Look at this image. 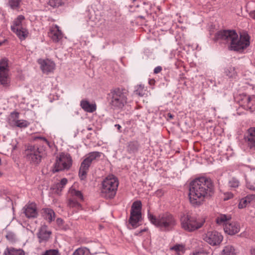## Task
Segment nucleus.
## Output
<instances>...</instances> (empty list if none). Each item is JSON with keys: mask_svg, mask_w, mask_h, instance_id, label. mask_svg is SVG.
I'll return each instance as SVG.
<instances>
[{"mask_svg": "<svg viewBox=\"0 0 255 255\" xmlns=\"http://www.w3.org/2000/svg\"><path fill=\"white\" fill-rule=\"evenodd\" d=\"M213 192V186L211 179L204 177L197 178L190 185L188 194L190 202L193 206H199Z\"/></svg>", "mask_w": 255, "mask_h": 255, "instance_id": "nucleus-1", "label": "nucleus"}, {"mask_svg": "<svg viewBox=\"0 0 255 255\" xmlns=\"http://www.w3.org/2000/svg\"><path fill=\"white\" fill-rule=\"evenodd\" d=\"M216 38L229 44L231 50L239 51L247 48L250 44L248 34L244 33L239 36L234 30H224L218 31Z\"/></svg>", "mask_w": 255, "mask_h": 255, "instance_id": "nucleus-2", "label": "nucleus"}, {"mask_svg": "<svg viewBox=\"0 0 255 255\" xmlns=\"http://www.w3.org/2000/svg\"><path fill=\"white\" fill-rule=\"evenodd\" d=\"M147 216L149 220L153 225L163 231L171 230L176 224L174 217L168 213L160 214L156 217L148 212Z\"/></svg>", "mask_w": 255, "mask_h": 255, "instance_id": "nucleus-3", "label": "nucleus"}, {"mask_svg": "<svg viewBox=\"0 0 255 255\" xmlns=\"http://www.w3.org/2000/svg\"><path fill=\"white\" fill-rule=\"evenodd\" d=\"M118 179L113 175L108 176L103 181L102 194L107 198H113L118 187Z\"/></svg>", "mask_w": 255, "mask_h": 255, "instance_id": "nucleus-4", "label": "nucleus"}, {"mask_svg": "<svg viewBox=\"0 0 255 255\" xmlns=\"http://www.w3.org/2000/svg\"><path fill=\"white\" fill-rule=\"evenodd\" d=\"M128 93L125 90L116 89L109 94L110 105L114 108L120 109L127 103Z\"/></svg>", "mask_w": 255, "mask_h": 255, "instance_id": "nucleus-5", "label": "nucleus"}, {"mask_svg": "<svg viewBox=\"0 0 255 255\" xmlns=\"http://www.w3.org/2000/svg\"><path fill=\"white\" fill-rule=\"evenodd\" d=\"M205 221L204 219H197L196 217L187 215L183 216L181 218L182 228L189 232H192L200 228Z\"/></svg>", "mask_w": 255, "mask_h": 255, "instance_id": "nucleus-6", "label": "nucleus"}, {"mask_svg": "<svg viewBox=\"0 0 255 255\" xmlns=\"http://www.w3.org/2000/svg\"><path fill=\"white\" fill-rule=\"evenodd\" d=\"M101 155V152L94 151L91 152L86 155V158L81 164L79 171V176L81 180H84L86 178L91 164L97 161L100 158Z\"/></svg>", "mask_w": 255, "mask_h": 255, "instance_id": "nucleus-7", "label": "nucleus"}, {"mask_svg": "<svg viewBox=\"0 0 255 255\" xmlns=\"http://www.w3.org/2000/svg\"><path fill=\"white\" fill-rule=\"evenodd\" d=\"M141 202L140 201L134 202L130 210L129 223L135 228L138 226V223L141 220Z\"/></svg>", "mask_w": 255, "mask_h": 255, "instance_id": "nucleus-8", "label": "nucleus"}, {"mask_svg": "<svg viewBox=\"0 0 255 255\" xmlns=\"http://www.w3.org/2000/svg\"><path fill=\"white\" fill-rule=\"evenodd\" d=\"M72 164L71 156L65 153H61L57 157L54 164V171L56 172L69 169Z\"/></svg>", "mask_w": 255, "mask_h": 255, "instance_id": "nucleus-9", "label": "nucleus"}, {"mask_svg": "<svg viewBox=\"0 0 255 255\" xmlns=\"http://www.w3.org/2000/svg\"><path fill=\"white\" fill-rule=\"evenodd\" d=\"M10 82L7 60L2 59L0 61V83L3 87H7L9 86Z\"/></svg>", "mask_w": 255, "mask_h": 255, "instance_id": "nucleus-10", "label": "nucleus"}, {"mask_svg": "<svg viewBox=\"0 0 255 255\" xmlns=\"http://www.w3.org/2000/svg\"><path fill=\"white\" fill-rule=\"evenodd\" d=\"M23 20L24 16L19 15L13 21V24L11 26V30L13 32L16 33L21 40L24 39L28 34L27 30L22 26V21Z\"/></svg>", "mask_w": 255, "mask_h": 255, "instance_id": "nucleus-11", "label": "nucleus"}, {"mask_svg": "<svg viewBox=\"0 0 255 255\" xmlns=\"http://www.w3.org/2000/svg\"><path fill=\"white\" fill-rule=\"evenodd\" d=\"M223 239V237L221 233L215 231L207 232L204 238V240L212 246L220 245Z\"/></svg>", "mask_w": 255, "mask_h": 255, "instance_id": "nucleus-12", "label": "nucleus"}, {"mask_svg": "<svg viewBox=\"0 0 255 255\" xmlns=\"http://www.w3.org/2000/svg\"><path fill=\"white\" fill-rule=\"evenodd\" d=\"M18 113L13 112L9 116L8 118V123L11 127H17L19 128H24L27 126V121L23 120L18 119Z\"/></svg>", "mask_w": 255, "mask_h": 255, "instance_id": "nucleus-13", "label": "nucleus"}, {"mask_svg": "<svg viewBox=\"0 0 255 255\" xmlns=\"http://www.w3.org/2000/svg\"><path fill=\"white\" fill-rule=\"evenodd\" d=\"M37 62L43 73L48 74L49 73L52 72L55 68V63L50 59H39Z\"/></svg>", "mask_w": 255, "mask_h": 255, "instance_id": "nucleus-14", "label": "nucleus"}, {"mask_svg": "<svg viewBox=\"0 0 255 255\" xmlns=\"http://www.w3.org/2000/svg\"><path fill=\"white\" fill-rule=\"evenodd\" d=\"M247 146L252 150H255V128H249L244 135Z\"/></svg>", "mask_w": 255, "mask_h": 255, "instance_id": "nucleus-15", "label": "nucleus"}, {"mask_svg": "<svg viewBox=\"0 0 255 255\" xmlns=\"http://www.w3.org/2000/svg\"><path fill=\"white\" fill-rule=\"evenodd\" d=\"M48 36L53 41L58 42L62 39L63 34L58 26L53 25L50 28Z\"/></svg>", "mask_w": 255, "mask_h": 255, "instance_id": "nucleus-16", "label": "nucleus"}, {"mask_svg": "<svg viewBox=\"0 0 255 255\" xmlns=\"http://www.w3.org/2000/svg\"><path fill=\"white\" fill-rule=\"evenodd\" d=\"M51 232L48 230V227L45 225L42 226L37 233V237L39 242H47L50 237Z\"/></svg>", "mask_w": 255, "mask_h": 255, "instance_id": "nucleus-17", "label": "nucleus"}, {"mask_svg": "<svg viewBox=\"0 0 255 255\" xmlns=\"http://www.w3.org/2000/svg\"><path fill=\"white\" fill-rule=\"evenodd\" d=\"M226 233L230 235H234L238 233L240 230V225L236 222L227 223L224 227Z\"/></svg>", "mask_w": 255, "mask_h": 255, "instance_id": "nucleus-18", "label": "nucleus"}, {"mask_svg": "<svg viewBox=\"0 0 255 255\" xmlns=\"http://www.w3.org/2000/svg\"><path fill=\"white\" fill-rule=\"evenodd\" d=\"M247 187L248 189L255 191V170H252L247 180Z\"/></svg>", "mask_w": 255, "mask_h": 255, "instance_id": "nucleus-19", "label": "nucleus"}, {"mask_svg": "<svg viewBox=\"0 0 255 255\" xmlns=\"http://www.w3.org/2000/svg\"><path fill=\"white\" fill-rule=\"evenodd\" d=\"M80 105L82 108L87 112L93 113L96 110V104H91L86 100H82Z\"/></svg>", "mask_w": 255, "mask_h": 255, "instance_id": "nucleus-20", "label": "nucleus"}, {"mask_svg": "<svg viewBox=\"0 0 255 255\" xmlns=\"http://www.w3.org/2000/svg\"><path fill=\"white\" fill-rule=\"evenodd\" d=\"M68 198H72L80 200H83V196L81 192L79 190H76L73 186L69 189Z\"/></svg>", "mask_w": 255, "mask_h": 255, "instance_id": "nucleus-21", "label": "nucleus"}, {"mask_svg": "<svg viewBox=\"0 0 255 255\" xmlns=\"http://www.w3.org/2000/svg\"><path fill=\"white\" fill-rule=\"evenodd\" d=\"M35 150V147H33V162L38 164L40 162L43 155V149L42 148H37L36 150Z\"/></svg>", "mask_w": 255, "mask_h": 255, "instance_id": "nucleus-22", "label": "nucleus"}, {"mask_svg": "<svg viewBox=\"0 0 255 255\" xmlns=\"http://www.w3.org/2000/svg\"><path fill=\"white\" fill-rule=\"evenodd\" d=\"M255 198V196L253 195L246 196L245 198L242 199L238 205L239 208L243 209L248 205L252 200Z\"/></svg>", "mask_w": 255, "mask_h": 255, "instance_id": "nucleus-23", "label": "nucleus"}, {"mask_svg": "<svg viewBox=\"0 0 255 255\" xmlns=\"http://www.w3.org/2000/svg\"><path fill=\"white\" fill-rule=\"evenodd\" d=\"M79 201L80 200L79 199L68 198L67 200V206L70 208H74L78 210L81 207V204L79 203Z\"/></svg>", "mask_w": 255, "mask_h": 255, "instance_id": "nucleus-24", "label": "nucleus"}, {"mask_svg": "<svg viewBox=\"0 0 255 255\" xmlns=\"http://www.w3.org/2000/svg\"><path fill=\"white\" fill-rule=\"evenodd\" d=\"M3 254L4 255H24V252L22 250L12 248L6 249Z\"/></svg>", "mask_w": 255, "mask_h": 255, "instance_id": "nucleus-25", "label": "nucleus"}, {"mask_svg": "<svg viewBox=\"0 0 255 255\" xmlns=\"http://www.w3.org/2000/svg\"><path fill=\"white\" fill-rule=\"evenodd\" d=\"M170 250L175 252L178 255H181L185 253L186 249L185 246L182 244H176L171 247Z\"/></svg>", "mask_w": 255, "mask_h": 255, "instance_id": "nucleus-26", "label": "nucleus"}, {"mask_svg": "<svg viewBox=\"0 0 255 255\" xmlns=\"http://www.w3.org/2000/svg\"><path fill=\"white\" fill-rule=\"evenodd\" d=\"M44 216L45 219L49 222L54 221L55 218V214L53 210L51 209H45L44 210Z\"/></svg>", "mask_w": 255, "mask_h": 255, "instance_id": "nucleus-27", "label": "nucleus"}, {"mask_svg": "<svg viewBox=\"0 0 255 255\" xmlns=\"http://www.w3.org/2000/svg\"><path fill=\"white\" fill-rule=\"evenodd\" d=\"M230 219V217L229 216H227L224 214H221L216 217V222L218 225H223L225 226L226 224L228 223V220Z\"/></svg>", "mask_w": 255, "mask_h": 255, "instance_id": "nucleus-28", "label": "nucleus"}, {"mask_svg": "<svg viewBox=\"0 0 255 255\" xmlns=\"http://www.w3.org/2000/svg\"><path fill=\"white\" fill-rule=\"evenodd\" d=\"M138 147V144L137 142L133 141H130L128 143L127 145V151L129 153H134L136 152Z\"/></svg>", "mask_w": 255, "mask_h": 255, "instance_id": "nucleus-29", "label": "nucleus"}, {"mask_svg": "<svg viewBox=\"0 0 255 255\" xmlns=\"http://www.w3.org/2000/svg\"><path fill=\"white\" fill-rule=\"evenodd\" d=\"M221 255H236L235 250L233 246L228 245L224 247Z\"/></svg>", "mask_w": 255, "mask_h": 255, "instance_id": "nucleus-30", "label": "nucleus"}, {"mask_svg": "<svg viewBox=\"0 0 255 255\" xmlns=\"http://www.w3.org/2000/svg\"><path fill=\"white\" fill-rule=\"evenodd\" d=\"M225 73L229 78H235L237 76V72L235 67L229 66L225 68Z\"/></svg>", "mask_w": 255, "mask_h": 255, "instance_id": "nucleus-31", "label": "nucleus"}, {"mask_svg": "<svg viewBox=\"0 0 255 255\" xmlns=\"http://www.w3.org/2000/svg\"><path fill=\"white\" fill-rule=\"evenodd\" d=\"M67 0H48V3L53 7H59L66 2Z\"/></svg>", "mask_w": 255, "mask_h": 255, "instance_id": "nucleus-32", "label": "nucleus"}, {"mask_svg": "<svg viewBox=\"0 0 255 255\" xmlns=\"http://www.w3.org/2000/svg\"><path fill=\"white\" fill-rule=\"evenodd\" d=\"M89 253L88 249L86 248H79L73 252L72 255H88Z\"/></svg>", "mask_w": 255, "mask_h": 255, "instance_id": "nucleus-33", "label": "nucleus"}, {"mask_svg": "<svg viewBox=\"0 0 255 255\" xmlns=\"http://www.w3.org/2000/svg\"><path fill=\"white\" fill-rule=\"evenodd\" d=\"M146 90L144 89L143 86L141 85H137L136 90L134 91L135 94L143 97L145 94Z\"/></svg>", "mask_w": 255, "mask_h": 255, "instance_id": "nucleus-34", "label": "nucleus"}, {"mask_svg": "<svg viewBox=\"0 0 255 255\" xmlns=\"http://www.w3.org/2000/svg\"><path fill=\"white\" fill-rule=\"evenodd\" d=\"M23 214L29 219L32 217V205L31 204H28L23 208Z\"/></svg>", "mask_w": 255, "mask_h": 255, "instance_id": "nucleus-35", "label": "nucleus"}, {"mask_svg": "<svg viewBox=\"0 0 255 255\" xmlns=\"http://www.w3.org/2000/svg\"><path fill=\"white\" fill-rule=\"evenodd\" d=\"M20 4L19 0H8V5L13 9H15L18 8Z\"/></svg>", "mask_w": 255, "mask_h": 255, "instance_id": "nucleus-36", "label": "nucleus"}, {"mask_svg": "<svg viewBox=\"0 0 255 255\" xmlns=\"http://www.w3.org/2000/svg\"><path fill=\"white\" fill-rule=\"evenodd\" d=\"M68 180L66 178H63L62 179L59 183L56 185V187L58 191H61L67 183Z\"/></svg>", "mask_w": 255, "mask_h": 255, "instance_id": "nucleus-37", "label": "nucleus"}, {"mask_svg": "<svg viewBox=\"0 0 255 255\" xmlns=\"http://www.w3.org/2000/svg\"><path fill=\"white\" fill-rule=\"evenodd\" d=\"M59 251L56 249H51L42 252L40 255H59Z\"/></svg>", "mask_w": 255, "mask_h": 255, "instance_id": "nucleus-38", "label": "nucleus"}, {"mask_svg": "<svg viewBox=\"0 0 255 255\" xmlns=\"http://www.w3.org/2000/svg\"><path fill=\"white\" fill-rule=\"evenodd\" d=\"M229 184L230 187L236 188L238 187L239 181L237 179L233 178L230 180Z\"/></svg>", "mask_w": 255, "mask_h": 255, "instance_id": "nucleus-39", "label": "nucleus"}, {"mask_svg": "<svg viewBox=\"0 0 255 255\" xmlns=\"http://www.w3.org/2000/svg\"><path fill=\"white\" fill-rule=\"evenodd\" d=\"M24 154L27 158L30 160L32 158V148L30 146H28L24 151Z\"/></svg>", "mask_w": 255, "mask_h": 255, "instance_id": "nucleus-40", "label": "nucleus"}, {"mask_svg": "<svg viewBox=\"0 0 255 255\" xmlns=\"http://www.w3.org/2000/svg\"><path fill=\"white\" fill-rule=\"evenodd\" d=\"M189 255H209V254L203 251H196L192 252Z\"/></svg>", "mask_w": 255, "mask_h": 255, "instance_id": "nucleus-41", "label": "nucleus"}, {"mask_svg": "<svg viewBox=\"0 0 255 255\" xmlns=\"http://www.w3.org/2000/svg\"><path fill=\"white\" fill-rule=\"evenodd\" d=\"M162 70V67L161 66H157L154 69V73L158 74L160 73Z\"/></svg>", "mask_w": 255, "mask_h": 255, "instance_id": "nucleus-42", "label": "nucleus"}, {"mask_svg": "<svg viewBox=\"0 0 255 255\" xmlns=\"http://www.w3.org/2000/svg\"><path fill=\"white\" fill-rule=\"evenodd\" d=\"M254 99H255L254 97H249V96L246 97V100L247 101V103L249 105L250 104V103L253 102Z\"/></svg>", "mask_w": 255, "mask_h": 255, "instance_id": "nucleus-43", "label": "nucleus"}, {"mask_svg": "<svg viewBox=\"0 0 255 255\" xmlns=\"http://www.w3.org/2000/svg\"><path fill=\"white\" fill-rule=\"evenodd\" d=\"M39 138L41 139L42 140L45 142L46 143H48V141L44 138H41L37 136H33V140L35 141Z\"/></svg>", "mask_w": 255, "mask_h": 255, "instance_id": "nucleus-44", "label": "nucleus"}, {"mask_svg": "<svg viewBox=\"0 0 255 255\" xmlns=\"http://www.w3.org/2000/svg\"><path fill=\"white\" fill-rule=\"evenodd\" d=\"M16 147V146L15 144H14V143L12 145H11L10 147L7 149L8 150H10L11 152H12L13 150L15 149Z\"/></svg>", "mask_w": 255, "mask_h": 255, "instance_id": "nucleus-45", "label": "nucleus"}, {"mask_svg": "<svg viewBox=\"0 0 255 255\" xmlns=\"http://www.w3.org/2000/svg\"><path fill=\"white\" fill-rule=\"evenodd\" d=\"M37 213L36 211V209L33 206V215H32V216H33V218H35V217H37Z\"/></svg>", "mask_w": 255, "mask_h": 255, "instance_id": "nucleus-46", "label": "nucleus"}, {"mask_svg": "<svg viewBox=\"0 0 255 255\" xmlns=\"http://www.w3.org/2000/svg\"><path fill=\"white\" fill-rule=\"evenodd\" d=\"M57 223L59 225H61L63 223V220L61 218H58L56 220Z\"/></svg>", "mask_w": 255, "mask_h": 255, "instance_id": "nucleus-47", "label": "nucleus"}, {"mask_svg": "<svg viewBox=\"0 0 255 255\" xmlns=\"http://www.w3.org/2000/svg\"><path fill=\"white\" fill-rule=\"evenodd\" d=\"M251 255H255V248H253L250 251Z\"/></svg>", "mask_w": 255, "mask_h": 255, "instance_id": "nucleus-48", "label": "nucleus"}, {"mask_svg": "<svg viewBox=\"0 0 255 255\" xmlns=\"http://www.w3.org/2000/svg\"><path fill=\"white\" fill-rule=\"evenodd\" d=\"M115 126L118 128L119 131H120V129L121 128V126L120 125L117 124V125H115Z\"/></svg>", "mask_w": 255, "mask_h": 255, "instance_id": "nucleus-49", "label": "nucleus"}, {"mask_svg": "<svg viewBox=\"0 0 255 255\" xmlns=\"http://www.w3.org/2000/svg\"><path fill=\"white\" fill-rule=\"evenodd\" d=\"M168 117L170 118V119H172L173 116L171 114H168Z\"/></svg>", "mask_w": 255, "mask_h": 255, "instance_id": "nucleus-50", "label": "nucleus"}, {"mask_svg": "<svg viewBox=\"0 0 255 255\" xmlns=\"http://www.w3.org/2000/svg\"><path fill=\"white\" fill-rule=\"evenodd\" d=\"M26 229H27V230H29L30 229V226H27Z\"/></svg>", "mask_w": 255, "mask_h": 255, "instance_id": "nucleus-51", "label": "nucleus"}, {"mask_svg": "<svg viewBox=\"0 0 255 255\" xmlns=\"http://www.w3.org/2000/svg\"><path fill=\"white\" fill-rule=\"evenodd\" d=\"M92 128H91V127H89V128H88V130H92Z\"/></svg>", "mask_w": 255, "mask_h": 255, "instance_id": "nucleus-52", "label": "nucleus"}, {"mask_svg": "<svg viewBox=\"0 0 255 255\" xmlns=\"http://www.w3.org/2000/svg\"><path fill=\"white\" fill-rule=\"evenodd\" d=\"M2 175V173L0 172V177H1Z\"/></svg>", "mask_w": 255, "mask_h": 255, "instance_id": "nucleus-53", "label": "nucleus"}, {"mask_svg": "<svg viewBox=\"0 0 255 255\" xmlns=\"http://www.w3.org/2000/svg\"><path fill=\"white\" fill-rule=\"evenodd\" d=\"M133 2L135 1L136 0H132Z\"/></svg>", "mask_w": 255, "mask_h": 255, "instance_id": "nucleus-54", "label": "nucleus"}]
</instances>
